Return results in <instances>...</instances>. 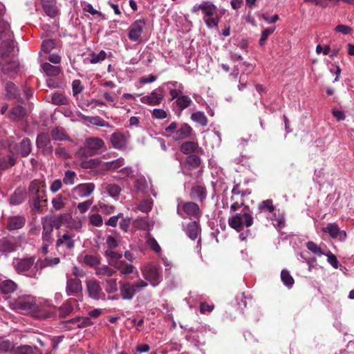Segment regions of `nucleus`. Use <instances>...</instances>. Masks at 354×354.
Wrapping results in <instances>:
<instances>
[{
  "label": "nucleus",
  "mask_w": 354,
  "mask_h": 354,
  "mask_svg": "<svg viewBox=\"0 0 354 354\" xmlns=\"http://www.w3.org/2000/svg\"><path fill=\"white\" fill-rule=\"evenodd\" d=\"M199 10H202L204 15L203 20L207 27L218 30L221 17L218 14L216 6L211 1H203L201 4H195L192 9L193 13H196Z\"/></svg>",
  "instance_id": "f257e3e1"
},
{
  "label": "nucleus",
  "mask_w": 354,
  "mask_h": 354,
  "mask_svg": "<svg viewBox=\"0 0 354 354\" xmlns=\"http://www.w3.org/2000/svg\"><path fill=\"white\" fill-rule=\"evenodd\" d=\"M104 145V142L102 138L97 137H91L86 139L84 146L81 147L76 153L77 158L83 159L92 156L98 153V151Z\"/></svg>",
  "instance_id": "f03ea898"
},
{
  "label": "nucleus",
  "mask_w": 354,
  "mask_h": 354,
  "mask_svg": "<svg viewBox=\"0 0 354 354\" xmlns=\"http://www.w3.org/2000/svg\"><path fill=\"white\" fill-rule=\"evenodd\" d=\"M119 284L120 296L124 300H131L137 292L148 286L147 282L141 279L134 283L120 281Z\"/></svg>",
  "instance_id": "7ed1b4c3"
},
{
  "label": "nucleus",
  "mask_w": 354,
  "mask_h": 354,
  "mask_svg": "<svg viewBox=\"0 0 354 354\" xmlns=\"http://www.w3.org/2000/svg\"><path fill=\"white\" fill-rule=\"evenodd\" d=\"M165 131L173 135L175 140H181L187 138H191L193 134L192 127L187 123H183L178 128L176 122H171L165 128Z\"/></svg>",
  "instance_id": "20e7f679"
},
{
  "label": "nucleus",
  "mask_w": 354,
  "mask_h": 354,
  "mask_svg": "<svg viewBox=\"0 0 354 354\" xmlns=\"http://www.w3.org/2000/svg\"><path fill=\"white\" fill-rule=\"evenodd\" d=\"M25 241V236H4L0 239V252L4 255L13 252Z\"/></svg>",
  "instance_id": "39448f33"
},
{
  "label": "nucleus",
  "mask_w": 354,
  "mask_h": 354,
  "mask_svg": "<svg viewBox=\"0 0 354 354\" xmlns=\"http://www.w3.org/2000/svg\"><path fill=\"white\" fill-rule=\"evenodd\" d=\"M229 225L236 232H240L243 225L250 227L253 224V218L247 212L237 213L228 220Z\"/></svg>",
  "instance_id": "423d86ee"
},
{
  "label": "nucleus",
  "mask_w": 354,
  "mask_h": 354,
  "mask_svg": "<svg viewBox=\"0 0 354 354\" xmlns=\"http://www.w3.org/2000/svg\"><path fill=\"white\" fill-rule=\"evenodd\" d=\"M15 308L21 313L27 314L36 312L39 306L34 298L27 297L17 301Z\"/></svg>",
  "instance_id": "0eeeda50"
},
{
  "label": "nucleus",
  "mask_w": 354,
  "mask_h": 354,
  "mask_svg": "<svg viewBox=\"0 0 354 354\" xmlns=\"http://www.w3.org/2000/svg\"><path fill=\"white\" fill-rule=\"evenodd\" d=\"M88 297L94 300H105L106 295L102 291L100 283L96 279H90L86 282Z\"/></svg>",
  "instance_id": "6e6552de"
},
{
  "label": "nucleus",
  "mask_w": 354,
  "mask_h": 354,
  "mask_svg": "<svg viewBox=\"0 0 354 354\" xmlns=\"http://www.w3.org/2000/svg\"><path fill=\"white\" fill-rule=\"evenodd\" d=\"M146 24L145 19H140L136 20L130 25L128 28V37L131 41L137 42L140 41Z\"/></svg>",
  "instance_id": "1a4fd4ad"
},
{
  "label": "nucleus",
  "mask_w": 354,
  "mask_h": 354,
  "mask_svg": "<svg viewBox=\"0 0 354 354\" xmlns=\"http://www.w3.org/2000/svg\"><path fill=\"white\" fill-rule=\"evenodd\" d=\"M30 199H44L46 197V187L43 181L39 180H32L29 186Z\"/></svg>",
  "instance_id": "9d476101"
},
{
  "label": "nucleus",
  "mask_w": 354,
  "mask_h": 354,
  "mask_svg": "<svg viewBox=\"0 0 354 354\" xmlns=\"http://www.w3.org/2000/svg\"><path fill=\"white\" fill-rule=\"evenodd\" d=\"M35 262V257H30L26 258L18 259L14 265L15 271L18 274H24L27 277V274L30 272Z\"/></svg>",
  "instance_id": "9b49d317"
},
{
  "label": "nucleus",
  "mask_w": 354,
  "mask_h": 354,
  "mask_svg": "<svg viewBox=\"0 0 354 354\" xmlns=\"http://www.w3.org/2000/svg\"><path fill=\"white\" fill-rule=\"evenodd\" d=\"M37 147L41 149L43 154L50 155L53 152V147L50 145V139L47 133H42L37 136L36 140Z\"/></svg>",
  "instance_id": "f8f14e48"
},
{
  "label": "nucleus",
  "mask_w": 354,
  "mask_h": 354,
  "mask_svg": "<svg viewBox=\"0 0 354 354\" xmlns=\"http://www.w3.org/2000/svg\"><path fill=\"white\" fill-rule=\"evenodd\" d=\"M144 278L155 286L160 281V274L158 269L154 266H149L143 270Z\"/></svg>",
  "instance_id": "ddd939ff"
},
{
  "label": "nucleus",
  "mask_w": 354,
  "mask_h": 354,
  "mask_svg": "<svg viewBox=\"0 0 354 354\" xmlns=\"http://www.w3.org/2000/svg\"><path fill=\"white\" fill-rule=\"evenodd\" d=\"M163 99L162 90L157 88L153 90L149 95L142 96L140 101L150 106H156L161 103Z\"/></svg>",
  "instance_id": "4468645a"
},
{
  "label": "nucleus",
  "mask_w": 354,
  "mask_h": 354,
  "mask_svg": "<svg viewBox=\"0 0 354 354\" xmlns=\"http://www.w3.org/2000/svg\"><path fill=\"white\" fill-rule=\"evenodd\" d=\"M82 285L80 279L77 278H70L67 279L66 292L68 296H75L82 292Z\"/></svg>",
  "instance_id": "2eb2a0df"
},
{
  "label": "nucleus",
  "mask_w": 354,
  "mask_h": 354,
  "mask_svg": "<svg viewBox=\"0 0 354 354\" xmlns=\"http://www.w3.org/2000/svg\"><path fill=\"white\" fill-rule=\"evenodd\" d=\"M100 192L106 197L117 198L121 192V187L116 184L104 183L100 187Z\"/></svg>",
  "instance_id": "dca6fc26"
},
{
  "label": "nucleus",
  "mask_w": 354,
  "mask_h": 354,
  "mask_svg": "<svg viewBox=\"0 0 354 354\" xmlns=\"http://www.w3.org/2000/svg\"><path fill=\"white\" fill-rule=\"evenodd\" d=\"M325 233H328L329 235L333 238H339L340 241H344L346 238V233L344 230H340L339 227L336 223H329L326 227L322 229Z\"/></svg>",
  "instance_id": "f3484780"
},
{
  "label": "nucleus",
  "mask_w": 354,
  "mask_h": 354,
  "mask_svg": "<svg viewBox=\"0 0 354 354\" xmlns=\"http://www.w3.org/2000/svg\"><path fill=\"white\" fill-rule=\"evenodd\" d=\"M165 84L167 85L169 94L171 96L170 101L176 100L183 93L184 86L180 82L171 81L167 82Z\"/></svg>",
  "instance_id": "a211bd4d"
},
{
  "label": "nucleus",
  "mask_w": 354,
  "mask_h": 354,
  "mask_svg": "<svg viewBox=\"0 0 354 354\" xmlns=\"http://www.w3.org/2000/svg\"><path fill=\"white\" fill-rule=\"evenodd\" d=\"M94 188L95 185L93 183L81 184L74 189L73 194L75 197L86 198L90 196Z\"/></svg>",
  "instance_id": "6ab92c4d"
},
{
  "label": "nucleus",
  "mask_w": 354,
  "mask_h": 354,
  "mask_svg": "<svg viewBox=\"0 0 354 354\" xmlns=\"http://www.w3.org/2000/svg\"><path fill=\"white\" fill-rule=\"evenodd\" d=\"M26 223V218L23 216H13L8 218L6 227L9 231L22 228Z\"/></svg>",
  "instance_id": "aec40b11"
},
{
  "label": "nucleus",
  "mask_w": 354,
  "mask_h": 354,
  "mask_svg": "<svg viewBox=\"0 0 354 354\" xmlns=\"http://www.w3.org/2000/svg\"><path fill=\"white\" fill-rule=\"evenodd\" d=\"M41 6L44 12L50 17L54 18L59 13L55 0H41Z\"/></svg>",
  "instance_id": "412c9836"
},
{
  "label": "nucleus",
  "mask_w": 354,
  "mask_h": 354,
  "mask_svg": "<svg viewBox=\"0 0 354 354\" xmlns=\"http://www.w3.org/2000/svg\"><path fill=\"white\" fill-rule=\"evenodd\" d=\"M111 142L113 148L123 149L127 145V140L123 133L115 132L111 136Z\"/></svg>",
  "instance_id": "4be33fe9"
},
{
  "label": "nucleus",
  "mask_w": 354,
  "mask_h": 354,
  "mask_svg": "<svg viewBox=\"0 0 354 354\" xmlns=\"http://www.w3.org/2000/svg\"><path fill=\"white\" fill-rule=\"evenodd\" d=\"M17 152L21 157H27L32 151V144L28 138H24L17 146Z\"/></svg>",
  "instance_id": "5701e85b"
},
{
  "label": "nucleus",
  "mask_w": 354,
  "mask_h": 354,
  "mask_svg": "<svg viewBox=\"0 0 354 354\" xmlns=\"http://www.w3.org/2000/svg\"><path fill=\"white\" fill-rule=\"evenodd\" d=\"M124 159L120 157L115 160L102 163L101 165V169L105 171H116L117 169L122 167L124 165Z\"/></svg>",
  "instance_id": "b1692460"
},
{
  "label": "nucleus",
  "mask_w": 354,
  "mask_h": 354,
  "mask_svg": "<svg viewBox=\"0 0 354 354\" xmlns=\"http://www.w3.org/2000/svg\"><path fill=\"white\" fill-rule=\"evenodd\" d=\"M17 288V284L11 279L0 281V292L3 295H8L15 292Z\"/></svg>",
  "instance_id": "393cba45"
},
{
  "label": "nucleus",
  "mask_w": 354,
  "mask_h": 354,
  "mask_svg": "<svg viewBox=\"0 0 354 354\" xmlns=\"http://www.w3.org/2000/svg\"><path fill=\"white\" fill-rule=\"evenodd\" d=\"M201 228L198 221L189 222L186 227V234L192 240H195L201 233Z\"/></svg>",
  "instance_id": "a878e982"
},
{
  "label": "nucleus",
  "mask_w": 354,
  "mask_h": 354,
  "mask_svg": "<svg viewBox=\"0 0 354 354\" xmlns=\"http://www.w3.org/2000/svg\"><path fill=\"white\" fill-rule=\"evenodd\" d=\"M183 210L188 216L196 218L200 216L199 207L196 203L192 201H188L184 203L183 205Z\"/></svg>",
  "instance_id": "bb28decb"
},
{
  "label": "nucleus",
  "mask_w": 354,
  "mask_h": 354,
  "mask_svg": "<svg viewBox=\"0 0 354 354\" xmlns=\"http://www.w3.org/2000/svg\"><path fill=\"white\" fill-rule=\"evenodd\" d=\"M26 114V109L22 105H16L10 111V118L13 121L22 119Z\"/></svg>",
  "instance_id": "cd10ccee"
},
{
  "label": "nucleus",
  "mask_w": 354,
  "mask_h": 354,
  "mask_svg": "<svg viewBox=\"0 0 354 354\" xmlns=\"http://www.w3.org/2000/svg\"><path fill=\"white\" fill-rule=\"evenodd\" d=\"M42 241L47 242V244H52L54 241L52 226L48 224L47 220H45L42 221Z\"/></svg>",
  "instance_id": "c85d7f7f"
},
{
  "label": "nucleus",
  "mask_w": 354,
  "mask_h": 354,
  "mask_svg": "<svg viewBox=\"0 0 354 354\" xmlns=\"http://www.w3.org/2000/svg\"><path fill=\"white\" fill-rule=\"evenodd\" d=\"M41 67L45 74L50 77L57 76L62 71L59 66H53L48 62H45L41 65Z\"/></svg>",
  "instance_id": "c756f323"
},
{
  "label": "nucleus",
  "mask_w": 354,
  "mask_h": 354,
  "mask_svg": "<svg viewBox=\"0 0 354 354\" xmlns=\"http://www.w3.org/2000/svg\"><path fill=\"white\" fill-rule=\"evenodd\" d=\"M198 149V144L194 141H187L181 144L180 151L184 154H190Z\"/></svg>",
  "instance_id": "7c9ffc66"
},
{
  "label": "nucleus",
  "mask_w": 354,
  "mask_h": 354,
  "mask_svg": "<svg viewBox=\"0 0 354 354\" xmlns=\"http://www.w3.org/2000/svg\"><path fill=\"white\" fill-rule=\"evenodd\" d=\"M201 163V159L196 155H189L185 158V165L190 170L198 168Z\"/></svg>",
  "instance_id": "2f4dec72"
},
{
  "label": "nucleus",
  "mask_w": 354,
  "mask_h": 354,
  "mask_svg": "<svg viewBox=\"0 0 354 354\" xmlns=\"http://www.w3.org/2000/svg\"><path fill=\"white\" fill-rule=\"evenodd\" d=\"M206 195V189L201 185L194 186L190 192V196L193 199H205Z\"/></svg>",
  "instance_id": "473e14b6"
},
{
  "label": "nucleus",
  "mask_w": 354,
  "mask_h": 354,
  "mask_svg": "<svg viewBox=\"0 0 354 354\" xmlns=\"http://www.w3.org/2000/svg\"><path fill=\"white\" fill-rule=\"evenodd\" d=\"M86 158H87L80 159L81 160L80 165L83 169H94L100 166L102 163V161L99 158H91L89 160Z\"/></svg>",
  "instance_id": "72a5a7b5"
},
{
  "label": "nucleus",
  "mask_w": 354,
  "mask_h": 354,
  "mask_svg": "<svg viewBox=\"0 0 354 354\" xmlns=\"http://www.w3.org/2000/svg\"><path fill=\"white\" fill-rule=\"evenodd\" d=\"M48 267V263L46 261V258L44 259H38L36 262L34 268L32 270H31L28 274H27V277L33 278V279H37V271L39 270H42L44 268Z\"/></svg>",
  "instance_id": "f704fd0d"
},
{
  "label": "nucleus",
  "mask_w": 354,
  "mask_h": 354,
  "mask_svg": "<svg viewBox=\"0 0 354 354\" xmlns=\"http://www.w3.org/2000/svg\"><path fill=\"white\" fill-rule=\"evenodd\" d=\"M48 267V263L46 261V258L44 259H38L36 262L34 268L32 270H31L28 274H27V277L33 278V279H37V271L39 270H42L44 268Z\"/></svg>",
  "instance_id": "c9c22d12"
},
{
  "label": "nucleus",
  "mask_w": 354,
  "mask_h": 354,
  "mask_svg": "<svg viewBox=\"0 0 354 354\" xmlns=\"http://www.w3.org/2000/svg\"><path fill=\"white\" fill-rule=\"evenodd\" d=\"M17 160L13 156L7 155L0 158V169L4 170L16 164Z\"/></svg>",
  "instance_id": "e433bc0d"
},
{
  "label": "nucleus",
  "mask_w": 354,
  "mask_h": 354,
  "mask_svg": "<svg viewBox=\"0 0 354 354\" xmlns=\"http://www.w3.org/2000/svg\"><path fill=\"white\" fill-rule=\"evenodd\" d=\"M73 311V306L71 299L66 301L58 310L59 316L60 317H65L71 315Z\"/></svg>",
  "instance_id": "4c0bfd02"
},
{
  "label": "nucleus",
  "mask_w": 354,
  "mask_h": 354,
  "mask_svg": "<svg viewBox=\"0 0 354 354\" xmlns=\"http://www.w3.org/2000/svg\"><path fill=\"white\" fill-rule=\"evenodd\" d=\"M5 95L7 99H15L18 96L19 92L17 86L12 82H8L5 88Z\"/></svg>",
  "instance_id": "58836bf2"
},
{
  "label": "nucleus",
  "mask_w": 354,
  "mask_h": 354,
  "mask_svg": "<svg viewBox=\"0 0 354 354\" xmlns=\"http://www.w3.org/2000/svg\"><path fill=\"white\" fill-rule=\"evenodd\" d=\"M191 120L202 127H205L208 124V119L202 111H196L191 115Z\"/></svg>",
  "instance_id": "ea45409f"
},
{
  "label": "nucleus",
  "mask_w": 354,
  "mask_h": 354,
  "mask_svg": "<svg viewBox=\"0 0 354 354\" xmlns=\"http://www.w3.org/2000/svg\"><path fill=\"white\" fill-rule=\"evenodd\" d=\"M65 245L68 249H71L74 247L75 241L72 239L71 236L65 234L60 236L56 241V246L59 247L62 245Z\"/></svg>",
  "instance_id": "a19ab883"
},
{
  "label": "nucleus",
  "mask_w": 354,
  "mask_h": 354,
  "mask_svg": "<svg viewBox=\"0 0 354 354\" xmlns=\"http://www.w3.org/2000/svg\"><path fill=\"white\" fill-rule=\"evenodd\" d=\"M175 103L180 110H183L191 105L192 100L189 96L185 95L183 93L176 99Z\"/></svg>",
  "instance_id": "79ce46f5"
},
{
  "label": "nucleus",
  "mask_w": 354,
  "mask_h": 354,
  "mask_svg": "<svg viewBox=\"0 0 354 354\" xmlns=\"http://www.w3.org/2000/svg\"><path fill=\"white\" fill-rule=\"evenodd\" d=\"M107 57L106 53L102 50L98 53L92 52L89 54V62L95 64L104 61Z\"/></svg>",
  "instance_id": "37998d69"
},
{
  "label": "nucleus",
  "mask_w": 354,
  "mask_h": 354,
  "mask_svg": "<svg viewBox=\"0 0 354 354\" xmlns=\"http://www.w3.org/2000/svg\"><path fill=\"white\" fill-rule=\"evenodd\" d=\"M51 136L54 140H65L67 139V134L64 128L58 127L51 131Z\"/></svg>",
  "instance_id": "c03bdc74"
},
{
  "label": "nucleus",
  "mask_w": 354,
  "mask_h": 354,
  "mask_svg": "<svg viewBox=\"0 0 354 354\" xmlns=\"http://www.w3.org/2000/svg\"><path fill=\"white\" fill-rule=\"evenodd\" d=\"M115 273V271L113 269L106 265L95 268V274L97 276L112 277Z\"/></svg>",
  "instance_id": "a18cd8bd"
},
{
  "label": "nucleus",
  "mask_w": 354,
  "mask_h": 354,
  "mask_svg": "<svg viewBox=\"0 0 354 354\" xmlns=\"http://www.w3.org/2000/svg\"><path fill=\"white\" fill-rule=\"evenodd\" d=\"M13 50V46L10 41H3L0 44V56L1 57H8Z\"/></svg>",
  "instance_id": "49530a36"
},
{
  "label": "nucleus",
  "mask_w": 354,
  "mask_h": 354,
  "mask_svg": "<svg viewBox=\"0 0 354 354\" xmlns=\"http://www.w3.org/2000/svg\"><path fill=\"white\" fill-rule=\"evenodd\" d=\"M51 102L55 105H65L68 104V99L62 93H55L52 95Z\"/></svg>",
  "instance_id": "de8ad7c7"
},
{
  "label": "nucleus",
  "mask_w": 354,
  "mask_h": 354,
  "mask_svg": "<svg viewBox=\"0 0 354 354\" xmlns=\"http://www.w3.org/2000/svg\"><path fill=\"white\" fill-rule=\"evenodd\" d=\"M38 351L37 346H31L28 345H23L17 348V354H37Z\"/></svg>",
  "instance_id": "09e8293b"
},
{
  "label": "nucleus",
  "mask_w": 354,
  "mask_h": 354,
  "mask_svg": "<svg viewBox=\"0 0 354 354\" xmlns=\"http://www.w3.org/2000/svg\"><path fill=\"white\" fill-rule=\"evenodd\" d=\"M232 193L235 196H239L241 198H244L249 196L251 193L250 190L248 189H243L241 185L238 184L234 187L232 189Z\"/></svg>",
  "instance_id": "8fccbe9b"
},
{
  "label": "nucleus",
  "mask_w": 354,
  "mask_h": 354,
  "mask_svg": "<svg viewBox=\"0 0 354 354\" xmlns=\"http://www.w3.org/2000/svg\"><path fill=\"white\" fill-rule=\"evenodd\" d=\"M105 256L109 258V263L111 265V262H116L120 261V259L122 257V254L115 252L112 250H106L105 251Z\"/></svg>",
  "instance_id": "3c124183"
},
{
  "label": "nucleus",
  "mask_w": 354,
  "mask_h": 354,
  "mask_svg": "<svg viewBox=\"0 0 354 354\" xmlns=\"http://www.w3.org/2000/svg\"><path fill=\"white\" fill-rule=\"evenodd\" d=\"M281 279L284 285L286 286H292L294 283V279L286 270H283L281 272Z\"/></svg>",
  "instance_id": "603ef678"
},
{
  "label": "nucleus",
  "mask_w": 354,
  "mask_h": 354,
  "mask_svg": "<svg viewBox=\"0 0 354 354\" xmlns=\"http://www.w3.org/2000/svg\"><path fill=\"white\" fill-rule=\"evenodd\" d=\"M83 261L84 263L91 267L97 266L100 263V259L97 257L91 254H86L84 257Z\"/></svg>",
  "instance_id": "864d4df0"
},
{
  "label": "nucleus",
  "mask_w": 354,
  "mask_h": 354,
  "mask_svg": "<svg viewBox=\"0 0 354 354\" xmlns=\"http://www.w3.org/2000/svg\"><path fill=\"white\" fill-rule=\"evenodd\" d=\"M105 290L107 293H115L118 290L117 282L115 279H110L106 281Z\"/></svg>",
  "instance_id": "5fc2aeb1"
},
{
  "label": "nucleus",
  "mask_w": 354,
  "mask_h": 354,
  "mask_svg": "<svg viewBox=\"0 0 354 354\" xmlns=\"http://www.w3.org/2000/svg\"><path fill=\"white\" fill-rule=\"evenodd\" d=\"M306 247L308 250L312 252L313 254L317 256H322L325 254L324 252L322 250L321 248L313 241H309L306 243Z\"/></svg>",
  "instance_id": "6e6d98bb"
},
{
  "label": "nucleus",
  "mask_w": 354,
  "mask_h": 354,
  "mask_svg": "<svg viewBox=\"0 0 354 354\" xmlns=\"http://www.w3.org/2000/svg\"><path fill=\"white\" fill-rule=\"evenodd\" d=\"M89 119L90 123L93 125L101 127H110V124L100 116H91Z\"/></svg>",
  "instance_id": "4d7b16f0"
},
{
  "label": "nucleus",
  "mask_w": 354,
  "mask_h": 354,
  "mask_svg": "<svg viewBox=\"0 0 354 354\" xmlns=\"http://www.w3.org/2000/svg\"><path fill=\"white\" fill-rule=\"evenodd\" d=\"M153 201H140L138 205V209L142 212L148 213L151 210Z\"/></svg>",
  "instance_id": "13d9d810"
},
{
  "label": "nucleus",
  "mask_w": 354,
  "mask_h": 354,
  "mask_svg": "<svg viewBox=\"0 0 354 354\" xmlns=\"http://www.w3.org/2000/svg\"><path fill=\"white\" fill-rule=\"evenodd\" d=\"M76 174L75 171L68 170L65 172L63 182L66 185H73L75 183Z\"/></svg>",
  "instance_id": "bf43d9fd"
},
{
  "label": "nucleus",
  "mask_w": 354,
  "mask_h": 354,
  "mask_svg": "<svg viewBox=\"0 0 354 354\" xmlns=\"http://www.w3.org/2000/svg\"><path fill=\"white\" fill-rule=\"evenodd\" d=\"M55 46V41L53 39H46L41 44V50L46 53H49Z\"/></svg>",
  "instance_id": "052dcab7"
},
{
  "label": "nucleus",
  "mask_w": 354,
  "mask_h": 354,
  "mask_svg": "<svg viewBox=\"0 0 354 354\" xmlns=\"http://www.w3.org/2000/svg\"><path fill=\"white\" fill-rule=\"evenodd\" d=\"M259 209L261 212H272L274 210V207L272 205V201H263L259 205Z\"/></svg>",
  "instance_id": "680f3d73"
},
{
  "label": "nucleus",
  "mask_w": 354,
  "mask_h": 354,
  "mask_svg": "<svg viewBox=\"0 0 354 354\" xmlns=\"http://www.w3.org/2000/svg\"><path fill=\"white\" fill-rule=\"evenodd\" d=\"M274 31V28H266L263 30L261 38L259 39V45L261 46H263L265 44V42L267 40L268 36L273 33Z\"/></svg>",
  "instance_id": "e2e57ef3"
},
{
  "label": "nucleus",
  "mask_w": 354,
  "mask_h": 354,
  "mask_svg": "<svg viewBox=\"0 0 354 354\" xmlns=\"http://www.w3.org/2000/svg\"><path fill=\"white\" fill-rule=\"evenodd\" d=\"M18 68V64L16 62H12L2 66V71L3 73H9L16 71Z\"/></svg>",
  "instance_id": "0e129e2a"
},
{
  "label": "nucleus",
  "mask_w": 354,
  "mask_h": 354,
  "mask_svg": "<svg viewBox=\"0 0 354 354\" xmlns=\"http://www.w3.org/2000/svg\"><path fill=\"white\" fill-rule=\"evenodd\" d=\"M147 244L149 245L150 248L155 252H160V250H161L160 246L159 245V244L158 243V242L153 237H152V236L148 237Z\"/></svg>",
  "instance_id": "69168bd1"
},
{
  "label": "nucleus",
  "mask_w": 354,
  "mask_h": 354,
  "mask_svg": "<svg viewBox=\"0 0 354 354\" xmlns=\"http://www.w3.org/2000/svg\"><path fill=\"white\" fill-rule=\"evenodd\" d=\"M73 93V95H77L80 93L83 90L81 81L80 80H75L72 83Z\"/></svg>",
  "instance_id": "338daca9"
},
{
  "label": "nucleus",
  "mask_w": 354,
  "mask_h": 354,
  "mask_svg": "<svg viewBox=\"0 0 354 354\" xmlns=\"http://www.w3.org/2000/svg\"><path fill=\"white\" fill-rule=\"evenodd\" d=\"M152 115L156 119H165L167 116V112L162 109H154L152 112Z\"/></svg>",
  "instance_id": "774afa93"
}]
</instances>
